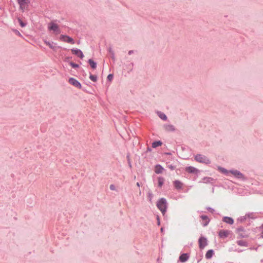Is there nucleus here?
<instances>
[{
	"label": "nucleus",
	"instance_id": "f257e3e1",
	"mask_svg": "<svg viewBox=\"0 0 263 263\" xmlns=\"http://www.w3.org/2000/svg\"><path fill=\"white\" fill-rule=\"evenodd\" d=\"M157 206L162 212V214L164 215L167 209V202L166 199L163 198L160 199L157 203Z\"/></svg>",
	"mask_w": 263,
	"mask_h": 263
},
{
	"label": "nucleus",
	"instance_id": "f03ea898",
	"mask_svg": "<svg viewBox=\"0 0 263 263\" xmlns=\"http://www.w3.org/2000/svg\"><path fill=\"white\" fill-rule=\"evenodd\" d=\"M48 29L49 31H52V33L55 35L61 32L59 25L53 22H50L48 24Z\"/></svg>",
	"mask_w": 263,
	"mask_h": 263
},
{
	"label": "nucleus",
	"instance_id": "7ed1b4c3",
	"mask_svg": "<svg viewBox=\"0 0 263 263\" xmlns=\"http://www.w3.org/2000/svg\"><path fill=\"white\" fill-rule=\"evenodd\" d=\"M195 160L198 162H202L206 164H208L210 162V161L208 158L201 155H197L196 156Z\"/></svg>",
	"mask_w": 263,
	"mask_h": 263
},
{
	"label": "nucleus",
	"instance_id": "20e7f679",
	"mask_svg": "<svg viewBox=\"0 0 263 263\" xmlns=\"http://www.w3.org/2000/svg\"><path fill=\"white\" fill-rule=\"evenodd\" d=\"M60 40H61L62 42H66V43H70L71 44H74V40H73V39H72L71 37H70L69 36L65 35H63V34L61 35L60 36Z\"/></svg>",
	"mask_w": 263,
	"mask_h": 263
},
{
	"label": "nucleus",
	"instance_id": "39448f33",
	"mask_svg": "<svg viewBox=\"0 0 263 263\" xmlns=\"http://www.w3.org/2000/svg\"><path fill=\"white\" fill-rule=\"evenodd\" d=\"M237 233L239 236L241 238H246L249 236L248 232L242 228H238L237 230Z\"/></svg>",
	"mask_w": 263,
	"mask_h": 263
},
{
	"label": "nucleus",
	"instance_id": "423d86ee",
	"mask_svg": "<svg viewBox=\"0 0 263 263\" xmlns=\"http://www.w3.org/2000/svg\"><path fill=\"white\" fill-rule=\"evenodd\" d=\"M231 233V231L229 230H221L218 233L219 237L221 238H224L229 236Z\"/></svg>",
	"mask_w": 263,
	"mask_h": 263
},
{
	"label": "nucleus",
	"instance_id": "0eeeda50",
	"mask_svg": "<svg viewBox=\"0 0 263 263\" xmlns=\"http://www.w3.org/2000/svg\"><path fill=\"white\" fill-rule=\"evenodd\" d=\"M17 2L20 5V8L22 11L24 10L26 6L29 3V0H17Z\"/></svg>",
	"mask_w": 263,
	"mask_h": 263
},
{
	"label": "nucleus",
	"instance_id": "6e6552de",
	"mask_svg": "<svg viewBox=\"0 0 263 263\" xmlns=\"http://www.w3.org/2000/svg\"><path fill=\"white\" fill-rule=\"evenodd\" d=\"M207 240L203 237H201L199 239V246L201 249H203L207 245Z\"/></svg>",
	"mask_w": 263,
	"mask_h": 263
},
{
	"label": "nucleus",
	"instance_id": "1a4fd4ad",
	"mask_svg": "<svg viewBox=\"0 0 263 263\" xmlns=\"http://www.w3.org/2000/svg\"><path fill=\"white\" fill-rule=\"evenodd\" d=\"M69 83L73 85L74 86L78 88H81V84L75 79L71 78L69 79L68 81Z\"/></svg>",
	"mask_w": 263,
	"mask_h": 263
},
{
	"label": "nucleus",
	"instance_id": "9d476101",
	"mask_svg": "<svg viewBox=\"0 0 263 263\" xmlns=\"http://www.w3.org/2000/svg\"><path fill=\"white\" fill-rule=\"evenodd\" d=\"M71 52L73 54L77 55L78 57L83 58L84 55L82 52L79 49H71Z\"/></svg>",
	"mask_w": 263,
	"mask_h": 263
},
{
	"label": "nucleus",
	"instance_id": "9b49d317",
	"mask_svg": "<svg viewBox=\"0 0 263 263\" xmlns=\"http://www.w3.org/2000/svg\"><path fill=\"white\" fill-rule=\"evenodd\" d=\"M189 256L186 253L181 254L179 257V260L182 262H184L189 259Z\"/></svg>",
	"mask_w": 263,
	"mask_h": 263
},
{
	"label": "nucleus",
	"instance_id": "f8f14e48",
	"mask_svg": "<svg viewBox=\"0 0 263 263\" xmlns=\"http://www.w3.org/2000/svg\"><path fill=\"white\" fill-rule=\"evenodd\" d=\"M230 172L232 174L238 178H242L243 177V175L240 172L237 170L231 171Z\"/></svg>",
	"mask_w": 263,
	"mask_h": 263
},
{
	"label": "nucleus",
	"instance_id": "ddd939ff",
	"mask_svg": "<svg viewBox=\"0 0 263 263\" xmlns=\"http://www.w3.org/2000/svg\"><path fill=\"white\" fill-rule=\"evenodd\" d=\"M174 185L176 189L180 190L182 189L183 184L180 181L176 180L174 182Z\"/></svg>",
	"mask_w": 263,
	"mask_h": 263
},
{
	"label": "nucleus",
	"instance_id": "4468645a",
	"mask_svg": "<svg viewBox=\"0 0 263 263\" xmlns=\"http://www.w3.org/2000/svg\"><path fill=\"white\" fill-rule=\"evenodd\" d=\"M164 168L160 165H157L155 167V172L156 174H161Z\"/></svg>",
	"mask_w": 263,
	"mask_h": 263
},
{
	"label": "nucleus",
	"instance_id": "2eb2a0df",
	"mask_svg": "<svg viewBox=\"0 0 263 263\" xmlns=\"http://www.w3.org/2000/svg\"><path fill=\"white\" fill-rule=\"evenodd\" d=\"M185 171L189 173H197L198 171L195 167L189 166L185 168Z\"/></svg>",
	"mask_w": 263,
	"mask_h": 263
},
{
	"label": "nucleus",
	"instance_id": "dca6fc26",
	"mask_svg": "<svg viewBox=\"0 0 263 263\" xmlns=\"http://www.w3.org/2000/svg\"><path fill=\"white\" fill-rule=\"evenodd\" d=\"M223 221L227 223L232 224L234 223L233 219L229 217H224L223 218Z\"/></svg>",
	"mask_w": 263,
	"mask_h": 263
},
{
	"label": "nucleus",
	"instance_id": "f3484780",
	"mask_svg": "<svg viewBox=\"0 0 263 263\" xmlns=\"http://www.w3.org/2000/svg\"><path fill=\"white\" fill-rule=\"evenodd\" d=\"M201 218L203 220V225L204 226H207V224L209 222V219L208 217L206 216L202 215L201 216Z\"/></svg>",
	"mask_w": 263,
	"mask_h": 263
},
{
	"label": "nucleus",
	"instance_id": "a211bd4d",
	"mask_svg": "<svg viewBox=\"0 0 263 263\" xmlns=\"http://www.w3.org/2000/svg\"><path fill=\"white\" fill-rule=\"evenodd\" d=\"M214 254V251L213 250H209L206 254H205V257L207 259H210Z\"/></svg>",
	"mask_w": 263,
	"mask_h": 263
},
{
	"label": "nucleus",
	"instance_id": "6ab92c4d",
	"mask_svg": "<svg viewBox=\"0 0 263 263\" xmlns=\"http://www.w3.org/2000/svg\"><path fill=\"white\" fill-rule=\"evenodd\" d=\"M236 242L240 246H242V247H247L248 246L247 242L246 241L243 240H238V241H237Z\"/></svg>",
	"mask_w": 263,
	"mask_h": 263
},
{
	"label": "nucleus",
	"instance_id": "aec40b11",
	"mask_svg": "<svg viewBox=\"0 0 263 263\" xmlns=\"http://www.w3.org/2000/svg\"><path fill=\"white\" fill-rule=\"evenodd\" d=\"M158 186H159V187H161L164 183V179L163 178L159 177L158 178Z\"/></svg>",
	"mask_w": 263,
	"mask_h": 263
},
{
	"label": "nucleus",
	"instance_id": "412c9836",
	"mask_svg": "<svg viewBox=\"0 0 263 263\" xmlns=\"http://www.w3.org/2000/svg\"><path fill=\"white\" fill-rule=\"evenodd\" d=\"M88 62H89L90 66L93 69H95L96 68L97 64L92 60H91V59L89 60Z\"/></svg>",
	"mask_w": 263,
	"mask_h": 263
},
{
	"label": "nucleus",
	"instance_id": "4be33fe9",
	"mask_svg": "<svg viewBox=\"0 0 263 263\" xmlns=\"http://www.w3.org/2000/svg\"><path fill=\"white\" fill-rule=\"evenodd\" d=\"M165 129L167 131H174L175 130V128L174 126L172 125H168L165 126Z\"/></svg>",
	"mask_w": 263,
	"mask_h": 263
},
{
	"label": "nucleus",
	"instance_id": "5701e85b",
	"mask_svg": "<svg viewBox=\"0 0 263 263\" xmlns=\"http://www.w3.org/2000/svg\"><path fill=\"white\" fill-rule=\"evenodd\" d=\"M162 144V142L160 141H156L153 143L152 146L153 147H156L159 146H161Z\"/></svg>",
	"mask_w": 263,
	"mask_h": 263
},
{
	"label": "nucleus",
	"instance_id": "b1692460",
	"mask_svg": "<svg viewBox=\"0 0 263 263\" xmlns=\"http://www.w3.org/2000/svg\"><path fill=\"white\" fill-rule=\"evenodd\" d=\"M89 78L93 82H96L97 80V77L95 75L91 74L89 77Z\"/></svg>",
	"mask_w": 263,
	"mask_h": 263
},
{
	"label": "nucleus",
	"instance_id": "393cba45",
	"mask_svg": "<svg viewBox=\"0 0 263 263\" xmlns=\"http://www.w3.org/2000/svg\"><path fill=\"white\" fill-rule=\"evenodd\" d=\"M45 44L48 46L50 48L52 49H55V46H54L52 44L49 43V42H47V41H45Z\"/></svg>",
	"mask_w": 263,
	"mask_h": 263
},
{
	"label": "nucleus",
	"instance_id": "a878e982",
	"mask_svg": "<svg viewBox=\"0 0 263 263\" xmlns=\"http://www.w3.org/2000/svg\"><path fill=\"white\" fill-rule=\"evenodd\" d=\"M159 116L160 117V118H161L162 119L164 120H165L167 119L166 115L162 113H159Z\"/></svg>",
	"mask_w": 263,
	"mask_h": 263
},
{
	"label": "nucleus",
	"instance_id": "bb28decb",
	"mask_svg": "<svg viewBox=\"0 0 263 263\" xmlns=\"http://www.w3.org/2000/svg\"><path fill=\"white\" fill-rule=\"evenodd\" d=\"M70 65L73 67V68H77L79 67V65L77 64H74L73 63H72L71 62L70 63Z\"/></svg>",
	"mask_w": 263,
	"mask_h": 263
},
{
	"label": "nucleus",
	"instance_id": "cd10ccee",
	"mask_svg": "<svg viewBox=\"0 0 263 263\" xmlns=\"http://www.w3.org/2000/svg\"><path fill=\"white\" fill-rule=\"evenodd\" d=\"M219 170H220L221 172H222V173H228V171H227L226 169H224V168H219Z\"/></svg>",
	"mask_w": 263,
	"mask_h": 263
},
{
	"label": "nucleus",
	"instance_id": "c85d7f7f",
	"mask_svg": "<svg viewBox=\"0 0 263 263\" xmlns=\"http://www.w3.org/2000/svg\"><path fill=\"white\" fill-rule=\"evenodd\" d=\"M112 78H113V75L111 74H109L108 77H107V79H108V80L109 81H111L112 80Z\"/></svg>",
	"mask_w": 263,
	"mask_h": 263
},
{
	"label": "nucleus",
	"instance_id": "c756f323",
	"mask_svg": "<svg viewBox=\"0 0 263 263\" xmlns=\"http://www.w3.org/2000/svg\"><path fill=\"white\" fill-rule=\"evenodd\" d=\"M18 21L22 27H24L25 26V24H24L21 20H18Z\"/></svg>",
	"mask_w": 263,
	"mask_h": 263
},
{
	"label": "nucleus",
	"instance_id": "7c9ffc66",
	"mask_svg": "<svg viewBox=\"0 0 263 263\" xmlns=\"http://www.w3.org/2000/svg\"><path fill=\"white\" fill-rule=\"evenodd\" d=\"M109 187H110V189L111 190H115V186L113 184L110 185Z\"/></svg>",
	"mask_w": 263,
	"mask_h": 263
},
{
	"label": "nucleus",
	"instance_id": "2f4dec72",
	"mask_svg": "<svg viewBox=\"0 0 263 263\" xmlns=\"http://www.w3.org/2000/svg\"><path fill=\"white\" fill-rule=\"evenodd\" d=\"M157 221H158V224L160 225V221L159 217L158 216H157Z\"/></svg>",
	"mask_w": 263,
	"mask_h": 263
},
{
	"label": "nucleus",
	"instance_id": "473e14b6",
	"mask_svg": "<svg viewBox=\"0 0 263 263\" xmlns=\"http://www.w3.org/2000/svg\"><path fill=\"white\" fill-rule=\"evenodd\" d=\"M133 51L132 50L129 51L128 52L129 54H132V53H133Z\"/></svg>",
	"mask_w": 263,
	"mask_h": 263
},
{
	"label": "nucleus",
	"instance_id": "72a5a7b5",
	"mask_svg": "<svg viewBox=\"0 0 263 263\" xmlns=\"http://www.w3.org/2000/svg\"><path fill=\"white\" fill-rule=\"evenodd\" d=\"M137 185L138 186H140V184H139V183L138 182L137 183Z\"/></svg>",
	"mask_w": 263,
	"mask_h": 263
},
{
	"label": "nucleus",
	"instance_id": "f704fd0d",
	"mask_svg": "<svg viewBox=\"0 0 263 263\" xmlns=\"http://www.w3.org/2000/svg\"><path fill=\"white\" fill-rule=\"evenodd\" d=\"M163 228H162L161 229V232H162V231H163Z\"/></svg>",
	"mask_w": 263,
	"mask_h": 263
},
{
	"label": "nucleus",
	"instance_id": "c9c22d12",
	"mask_svg": "<svg viewBox=\"0 0 263 263\" xmlns=\"http://www.w3.org/2000/svg\"><path fill=\"white\" fill-rule=\"evenodd\" d=\"M261 237L262 238H263V231H262V235H261Z\"/></svg>",
	"mask_w": 263,
	"mask_h": 263
},
{
	"label": "nucleus",
	"instance_id": "e433bc0d",
	"mask_svg": "<svg viewBox=\"0 0 263 263\" xmlns=\"http://www.w3.org/2000/svg\"><path fill=\"white\" fill-rule=\"evenodd\" d=\"M171 169H173V167L172 166H170V167Z\"/></svg>",
	"mask_w": 263,
	"mask_h": 263
}]
</instances>
